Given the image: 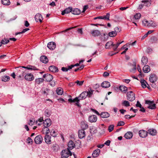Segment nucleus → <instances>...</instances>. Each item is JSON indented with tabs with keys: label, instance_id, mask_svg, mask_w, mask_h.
Segmentation results:
<instances>
[{
	"label": "nucleus",
	"instance_id": "28",
	"mask_svg": "<svg viewBox=\"0 0 158 158\" xmlns=\"http://www.w3.org/2000/svg\"><path fill=\"white\" fill-rule=\"evenodd\" d=\"M143 70L145 73H148L150 71V66L148 65H145L143 68Z\"/></svg>",
	"mask_w": 158,
	"mask_h": 158
},
{
	"label": "nucleus",
	"instance_id": "41",
	"mask_svg": "<svg viewBox=\"0 0 158 158\" xmlns=\"http://www.w3.org/2000/svg\"><path fill=\"white\" fill-rule=\"evenodd\" d=\"M133 68L130 70L131 72L134 73L136 69V66L135 63H134V64L132 65Z\"/></svg>",
	"mask_w": 158,
	"mask_h": 158
},
{
	"label": "nucleus",
	"instance_id": "10",
	"mask_svg": "<svg viewBox=\"0 0 158 158\" xmlns=\"http://www.w3.org/2000/svg\"><path fill=\"white\" fill-rule=\"evenodd\" d=\"M110 14L109 13H106V15L104 16H99L94 18V19H106L107 20H109Z\"/></svg>",
	"mask_w": 158,
	"mask_h": 158
},
{
	"label": "nucleus",
	"instance_id": "33",
	"mask_svg": "<svg viewBox=\"0 0 158 158\" xmlns=\"http://www.w3.org/2000/svg\"><path fill=\"white\" fill-rule=\"evenodd\" d=\"M120 90L124 93H126L127 90V88L124 86H120L119 87Z\"/></svg>",
	"mask_w": 158,
	"mask_h": 158
},
{
	"label": "nucleus",
	"instance_id": "24",
	"mask_svg": "<svg viewBox=\"0 0 158 158\" xmlns=\"http://www.w3.org/2000/svg\"><path fill=\"white\" fill-rule=\"evenodd\" d=\"M49 70L53 72H57L58 71L57 68L53 65L50 66L49 68Z\"/></svg>",
	"mask_w": 158,
	"mask_h": 158
},
{
	"label": "nucleus",
	"instance_id": "27",
	"mask_svg": "<svg viewBox=\"0 0 158 158\" xmlns=\"http://www.w3.org/2000/svg\"><path fill=\"white\" fill-rule=\"evenodd\" d=\"M40 61L43 63H46L48 62V59L47 57L45 56H42L40 57Z\"/></svg>",
	"mask_w": 158,
	"mask_h": 158
},
{
	"label": "nucleus",
	"instance_id": "46",
	"mask_svg": "<svg viewBox=\"0 0 158 158\" xmlns=\"http://www.w3.org/2000/svg\"><path fill=\"white\" fill-rule=\"evenodd\" d=\"M149 24L150 25H149V27H155L157 26V24L156 23L152 21H151L150 22Z\"/></svg>",
	"mask_w": 158,
	"mask_h": 158
},
{
	"label": "nucleus",
	"instance_id": "7",
	"mask_svg": "<svg viewBox=\"0 0 158 158\" xmlns=\"http://www.w3.org/2000/svg\"><path fill=\"white\" fill-rule=\"evenodd\" d=\"M52 124V122L50 118L45 119L43 123V124L44 127H50Z\"/></svg>",
	"mask_w": 158,
	"mask_h": 158
},
{
	"label": "nucleus",
	"instance_id": "3",
	"mask_svg": "<svg viewBox=\"0 0 158 158\" xmlns=\"http://www.w3.org/2000/svg\"><path fill=\"white\" fill-rule=\"evenodd\" d=\"M145 103L148 105V108L151 109H154L156 108V104L153 103V101H151L149 100H146Z\"/></svg>",
	"mask_w": 158,
	"mask_h": 158
},
{
	"label": "nucleus",
	"instance_id": "16",
	"mask_svg": "<svg viewBox=\"0 0 158 158\" xmlns=\"http://www.w3.org/2000/svg\"><path fill=\"white\" fill-rule=\"evenodd\" d=\"M22 67L24 68V69H27L28 70H38L39 69L37 68H36L35 66H33L32 65H29L27 66V67L25 66H22Z\"/></svg>",
	"mask_w": 158,
	"mask_h": 158
},
{
	"label": "nucleus",
	"instance_id": "58",
	"mask_svg": "<svg viewBox=\"0 0 158 158\" xmlns=\"http://www.w3.org/2000/svg\"><path fill=\"white\" fill-rule=\"evenodd\" d=\"M118 48V47L116 45L114 44V43H113V44L112 45V48L113 50H114V51H115L117 48Z\"/></svg>",
	"mask_w": 158,
	"mask_h": 158
},
{
	"label": "nucleus",
	"instance_id": "36",
	"mask_svg": "<svg viewBox=\"0 0 158 158\" xmlns=\"http://www.w3.org/2000/svg\"><path fill=\"white\" fill-rule=\"evenodd\" d=\"M56 93L59 95H62L63 93V89L60 87L58 88L56 90Z\"/></svg>",
	"mask_w": 158,
	"mask_h": 158
},
{
	"label": "nucleus",
	"instance_id": "64",
	"mask_svg": "<svg viewBox=\"0 0 158 158\" xmlns=\"http://www.w3.org/2000/svg\"><path fill=\"white\" fill-rule=\"evenodd\" d=\"M109 74L108 73L106 72H105L103 74V76L104 77H107L108 76H109Z\"/></svg>",
	"mask_w": 158,
	"mask_h": 158
},
{
	"label": "nucleus",
	"instance_id": "55",
	"mask_svg": "<svg viewBox=\"0 0 158 158\" xmlns=\"http://www.w3.org/2000/svg\"><path fill=\"white\" fill-rule=\"evenodd\" d=\"M35 121L34 119H33L32 120H30L29 122L28 123V124L30 125H32L34 124L35 123Z\"/></svg>",
	"mask_w": 158,
	"mask_h": 158
},
{
	"label": "nucleus",
	"instance_id": "59",
	"mask_svg": "<svg viewBox=\"0 0 158 158\" xmlns=\"http://www.w3.org/2000/svg\"><path fill=\"white\" fill-rule=\"evenodd\" d=\"M79 64H80L79 63V64L77 63L75 64H72L70 65V67L69 68L72 69V68H73V67H74V66H79Z\"/></svg>",
	"mask_w": 158,
	"mask_h": 158
},
{
	"label": "nucleus",
	"instance_id": "61",
	"mask_svg": "<svg viewBox=\"0 0 158 158\" xmlns=\"http://www.w3.org/2000/svg\"><path fill=\"white\" fill-rule=\"evenodd\" d=\"M27 141L28 143H30L31 142H33L32 140L29 137L27 139Z\"/></svg>",
	"mask_w": 158,
	"mask_h": 158
},
{
	"label": "nucleus",
	"instance_id": "38",
	"mask_svg": "<svg viewBox=\"0 0 158 158\" xmlns=\"http://www.w3.org/2000/svg\"><path fill=\"white\" fill-rule=\"evenodd\" d=\"M148 62V59L147 57L143 56L142 57L141 62L143 64H146Z\"/></svg>",
	"mask_w": 158,
	"mask_h": 158
},
{
	"label": "nucleus",
	"instance_id": "62",
	"mask_svg": "<svg viewBox=\"0 0 158 158\" xmlns=\"http://www.w3.org/2000/svg\"><path fill=\"white\" fill-rule=\"evenodd\" d=\"M130 45V44L129 43H127L126 44L124 45L123 46L122 48V49H124L126 48L127 46Z\"/></svg>",
	"mask_w": 158,
	"mask_h": 158
},
{
	"label": "nucleus",
	"instance_id": "26",
	"mask_svg": "<svg viewBox=\"0 0 158 158\" xmlns=\"http://www.w3.org/2000/svg\"><path fill=\"white\" fill-rule=\"evenodd\" d=\"M113 43V42L112 41L108 42L105 45V48L106 49H110L112 48Z\"/></svg>",
	"mask_w": 158,
	"mask_h": 158
},
{
	"label": "nucleus",
	"instance_id": "63",
	"mask_svg": "<svg viewBox=\"0 0 158 158\" xmlns=\"http://www.w3.org/2000/svg\"><path fill=\"white\" fill-rule=\"evenodd\" d=\"M50 85L52 87L54 86L55 85V82L54 81H52L50 83Z\"/></svg>",
	"mask_w": 158,
	"mask_h": 158
},
{
	"label": "nucleus",
	"instance_id": "19",
	"mask_svg": "<svg viewBox=\"0 0 158 158\" xmlns=\"http://www.w3.org/2000/svg\"><path fill=\"white\" fill-rule=\"evenodd\" d=\"M100 150L99 149H97L93 152L92 156L94 158L98 157L100 153Z\"/></svg>",
	"mask_w": 158,
	"mask_h": 158
},
{
	"label": "nucleus",
	"instance_id": "1",
	"mask_svg": "<svg viewBox=\"0 0 158 158\" xmlns=\"http://www.w3.org/2000/svg\"><path fill=\"white\" fill-rule=\"evenodd\" d=\"M61 153V158H67L72 155V152L70 151L68 149L63 150Z\"/></svg>",
	"mask_w": 158,
	"mask_h": 158
},
{
	"label": "nucleus",
	"instance_id": "53",
	"mask_svg": "<svg viewBox=\"0 0 158 158\" xmlns=\"http://www.w3.org/2000/svg\"><path fill=\"white\" fill-rule=\"evenodd\" d=\"M114 127V126L113 125H111L109 126L108 130L109 132H111L113 130Z\"/></svg>",
	"mask_w": 158,
	"mask_h": 158
},
{
	"label": "nucleus",
	"instance_id": "21",
	"mask_svg": "<svg viewBox=\"0 0 158 158\" xmlns=\"http://www.w3.org/2000/svg\"><path fill=\"white\" fill-rule=\"evenodd\" d=\"M68 148L67 149L69 150H72L74 148L75 144L73 142L72 140L70 141L68 143Z\"/></svg>",
	"mask_w": 158,
	"mask_h": 158
},
{
	"label": "nucleus",
	"instance_id": "14",
	"mask_svg": "<svg viewBox=\"0 0 158 158\" xmlns=\"http://www.w3.org/2000/svg\"><path fill=\"white\" fill-rule=\"evenodd\" d=\"M47 47L50 49L53 50L56 48V44L54 42H50L48 43Z\"/></svg>",
	"mask_w": 158,
	"mask_h": 158
},
{
	"label": "nucleus",
	"instance_id": "48",
	"mask_svg": "<svg viewBox=\"0 0 158 158\" xmlns=\"http://www.w3.org/2000/svg\"><path fill=\"white\" fill-rule=\"evenodd\" d=\"M142 2L144 3V4L143 5V6H148L150 5V3L148 1H142Z\"/></svg>",
	"mask_w": 158,
	"mask_h": 158
},
{
	"label": "nucleus",
	"instance_id": "42",
	"mask_svg": "<svg viewBox=\"0 0 158 158\" xmlns=\"http://www.w3.org/2000/svg\"><path fill=\"white\" fill-rule=\"evenodd\" d=\"M2 3L5 5H9L10 4V2L9 0H2Z\"/></svg>",
	"mask_w": 158,
	"mask_h": 158
},
{
	"label": "nucleus",
	"instance_id": "11",
	"mask_svg": "<svg viewBox=\"0 0 158 158\" xmlns=\"http://www.w3.org/2000/svg\"><path fill=\"white\" fill-rule=\"evenodd\" d=\"M35 18L36 21L37 22L39 21L40 23H41L43 20L42 15L39 13L36 14L35 16Z\"/></svg>",
	"mask_w": 158,
	"mask_h": 158
},
{
	"label": "nucleus",
	"instance_id": "44",
	"mask_svg": "<svg viewBox=\"0 0 158 158\" xmlns=\"http://www.w3.org/2000/svg\"><path fill=\"white\" fill-rule=\"evenodd\" d=\"M93 90L90 89V91L89 90V91L86 92V94H87V96H88V97L90 98L91 97L93 94Z\"/></svg>",
	"mask_w": 158,
	"mask_h": 158
},
{
	"label": "nucleus",
	"instance_id": "20",
	"mask_svg": "<svg viewBox=\"0 0 158 158\" xmlns=\"http://www.w3.org/2000/svg\"><path fill=\"white\" fill-rule=\"evenodd\" d=\"M87 96L86 94V91H84L79 96L77 97L80 100H82L85 98Z\"/></svg>",
	"mask_w": 158,
	"mask_h": 158
},
{
	"label": "nucleus",
	"instance_id": "35",
	"mask_svg": "<svg viewBox=\"0 0 158 158\" xmlns=\"http://www.w3.org/2000/svg\"><path fill=\"white\" fill-rule=\"evenodd\" d=\"M140 83L142 87L143 88H145L147 86L146 85V84L147 83L146 81L144 80H141L140 81Z\"/></svg>",
	"mask_w": 158,
	"mask_h": 158
},
{
	"label": "nucleus",
	"instance_id": "2",
	"mask_svg": "<svg viewBox=\"0 0 158 158\" xmlns=\"http://www.w3.org/2000/svg\"><path fill=\"white\" fill-rule=\"evenodd\" d=\"M127 95V99L130 102H132L135 99V94L132 91L128 92Z\"/></svg>",
	"mask_w": 158,
	"mask_h": 158
},
{
	"label": "nucleus",
	"instance_id": "49",
	"mask_svg": "<svg viewBox=\"0 0 158 158\" xmlns=\"http://www.w3.org/2000/svg\"><path fill=\"white\" fill-rule=\"evenodd\" d=\"M9 42V40H7L6 39H4L2 40V41L1 43H2V44H5Z\"/></svg>",
	"mask_w": 158,
	"mask_h": 158
},
{
	"label": "nucleus",
	"instance_id": "51",
	"mask_svg": "<svg viewBox=\"0 0 158 158\" xmlns=\"http://www.w3.org/2000/svg\"><path fill=\"white\" fill-rule=\"evenodd\" d=\"M141 14L139 13L136 14L134 16V18L135 19H138L141 17Z\"/></svg>",
	"mask_w": 158,
	"mask_h": 158
},
{
	"label": "nucleus",
	"instance_id": "9",
	"mask_svg": "<svg viewBox=\"0 0 158 158\" xmlns=\"http://www.w3.org/2000/svg\"><path fill=\"white\" fill-rule=\"evenodd\" d=\"M78 135L80 139H82L85 136V133L84 129H82L78 131Z\"/></svg>",
	"mask_w": 158,
	"mask_h": 158
},
{
	"label": "nucleus",
	"instance_id": "34",
	"mask_svg": "<svg viewBox=\"0 0 158 158\" xmlns=\"http://www.w3.org/2000/svg\"><path fill=\"white\" fill-rule=\"evenodd\" d=\"M102 118H108L110 116L109 114L106 112H102L100 114Z\"/></svg>",
	"mask_w": 158,
	"mask_h": 158
},
{
	"label": "nucleus",
	"instance_id": "39",
	"mask_svg": "<svg viewBox=\"0 0 158 158\" xmlns=\"http://www.w3.org/2000/svg\"><path fill=\"white\" fill-rule=\"evenodd\" d=\"M44 81L43 78H38L35 79V83L37 84H40L41 83L43 82Z\"/></svg>",
	"mask_w": 158,
	"mask_h": 158
},
{
	"label": "nucleus",
	"instance_id": "37",
	"mask_svg": "<svg viewBox=\"0 0 158 158\" xmlns=\"http://www.w3.org/2000/svg\"><path fill=\"white\" fill-rule=\"evenodd\" d=\"M10 79V77L8 76H4L2 77V80L4 82L8 81Z\"/></svg>",
	"mask_w": 158,
	"mask_h": 158
},
{
	"label": "nucleus",
	"instance_id": "15",
	"mask_svg": "<svg viewBox=\"0 0 158 158\" xmlns=\"http://www.w3.org/2000/svg\"><path fill=\"white\" fill-rule=\"evenodd\" d=\"M157 78L156 76L154 74H151L150 75L149 77V80L152 83H154L157 81Z\"/></svg>",
	"mask_w": 158,
	"mask_h": 158
},
{
	"label": "nucleus",
	"instance_id": "32",
	"mask_svg": "<svg viewBox=\"0 0 158 158\" xmlns=\"http://www.w3.org/2000/svg\"><path fill=\"white\" fill-rule=\"evenodd\" d=\"M50 135L53 137H56L58 135V131L52 129L51 131Z\"/></svg>",
	"mask_w": 158,
	"mask_h": 158
},
{
	"label": "nucleus",
	"instance_id": "4",
	"mask_svg": "<svg viewBox=\"0 0 158 158\" xmlns=\"http://www.w3.org/2000/svg\"><path fill=\"white\" fill-rule=\"evenodd\" d=\"M80 99L77 97H76L75 98L72 99V98H69L68 99V101L70 102H76L75 104L77 106L80 107V105L79 103V102L80 101Z\"/></svg>",
	"mask_w": 158,
	"mask_h": 158
},
{
	"label": "nucleus",
	"instance_id": "5",
	"mask_svg": "<svg viewBox=\"0 0 158 158\" xmlns=\"http://www.w3.org/2000/svg\"><path fill=\"white\" fill-rule=\"evenodd\" d=\"M43 140V139L42 136L40 135H39L35 138L34 141L36 144H40L42 143Z\"/></svg>",
	"mask_w": 158,
	"mask_h": 158
},
{
	"label": "nucleus",
	"instance_id": "8",
	"mask_svg": "<svg viewBox=\"0 0 158 158\" xmlns=\"http://www.w3.org/2000/svg\"><path fill=\"white\" fill-rule=\"evenodd\" d=\"M43 77L45 79V81L48 82H50L53 79L52 76L48 73L44 74L43 76Z\"/></svg>",
	"mask_w": 158,
	"mask_h": 158
},
{
	"label": "nucleus",
	"instance_id": "12",
	"mask_svg": "<svg viewBox=\"0 0 158 158\" xmlns=\"http://www.w3.org/2000/svg\"><path fill=\"white\" fill-rule=\"evenodd\" d=\"M97 120V117L95 115H92L89 117V121L91 123H95L96 122Z\"/></svg>",
	"mask_w": 158,
	"mask_h": 158
},
{
	"label": "nucleus",
	"instance_id": "60",
	"mask_svg": "<svg viewBox=\"0 0 158 158\" xmlns=\"http://www.w3.org/2000/svg\"><path fill=\"white\" fill-rule=\"evenodd\" d=\"M136 106V107H139L140 108H141L142 105L138 101L137 102Z\"/></svg>",
	"mask_w": 158,
	"mask_h": 158
},
{
	"label": "nucleus",
	"instance_id": "30",
	"mask_svg": "<svg viewBox=\"0 0 158 158\" xmlns=\"http://www.w3.org/2000/svg\"><path fill=\"white\" fill-rule=\"evenodd\" d=\"M72 13L74 15H79L81 13V10L78 8H75L72 10Z\"/></svg>",
	"mask_w": 158,
	"mask_h": 158
},
{
	"label": "nucleus",
	"instance_id": "6",
	"mask_svg": "<svg viewBox=\"0 0 158 158\" xmlns=\"http://www.w3.org/2000/svg\"><path fill=\"white\" fill-rule=\"evenodd\" d=\"M25 80L28 81H32L34 79L33 75L31 73H27L24 77Z\"/></svg>",
	"mask_w": 158,
	"mask_h": 158
},
{
	"label": "nucleus",
	"instance_id": "17",
	"mask_svg": "<svg viewBox=\"0 0 158 158\" xmlns=\"http://www.w3.org/2000/svg\"><path fill=\"white\" fill-rule=\"evenodd\" d=\"M91 33L93 36H98L101 35L100 32L98 30H93L91 32Z\"/></svg>",
	"mask_w": 158,
	"mask_h": 158
},
{
	"label": "nucleus",
	"instance_id": "29",
	"mask_svg": "<svg viewBox=\"0 0 158 158\" xmlns=\"http://www.w3.org/2000/svg\"><path fill=\"white\" fill-rule=\"evenodd\" d=\"M148 133H149L150 135H156L157 133L156 131L153 129H150L148 130Z\"/></svg>",
	"mask_w": 158,
	"mask_h": 158
},
{
	"label": "nucleus",
	"instance_id": "43",
	"mask_svg": "<svg viewBox=\"0 0 158 158\" xmlns=\"http://www.w3.org/2000/svg\"><path fill=\"white\" fill-rule=\"evenodd\" d=\"M122 104L125 106L127 107L130 106V103L126 100L123 101L122 102Z\"/></svg>",
	"mask_w": 158,
	"mask_h": 158
},
{
	"label": "nucleus",
	"instance_id": "13",
	"mask_svg": "<svg viewBox=\"0 0 158 158\" xmlns=\"http://www.w3.org/2000/svg\"><path fill=\"white\" fill-rule=\"evenodd\" d=\"M148 133L146 131L141 130L139 131V136L141 137H145L147 135Z\"/></svg>",
	"mask_w": 158,
	"mask_h": 158
},
{
	"label": "nucleus",
	"instance_id": "45",
	"mask_svg": "<svg viewBox=\"0 0 158 158\" xmlns=\"http://www.w3.org/2000/svg\"><path fill=\"white\" fill-rule=\"evenodd\" d=\"M70 67V66H68V67H63L61 68V70L65 72H66L68 71V70H69L70 69H70L69 68Z\"/></svg>",
	"mask_w": 158,
	"mask_h": 158
},
{
	"label": "nucleus",
	"instance_id": "57",
	"mask_svg": "<svg viewBox=\"0 0 158 158\" xmlns=\"http://www.w3.org/2000/svg\"><path fill=\"white\" fill-rule=\"evenodd\" d=\"M43 121L44 122V119H43V117H41L40 118H39L38 119V120H37L36 121V123L37 124V123H38V122H39L40 123H41Z\"/></svg>",
	"mask_w": 158,
	"mask_h": 158
},
{
	"label": "nucleus",
	"instance_id": "54",
	"mask_svg": "<svg viewBox=\"0 0 158 158\" xmlns=\"http://www.w3.org/2000/svg\"><path fill=\"white\" fill-rule=\"evenodd\" d=\"M29 30V29L28 28H26L24 29L23 30V31L22 32H19V33H16L15 34H16V35H17L19 34L24 33L25 32Z\"/></svg>",
	"mask_w": 158,
	"mask_h": 158
},
{
	"label": "nucleus",
	"instance_id": "23",
	"mask_svg": "<svg viewBox=\"0 0 158 158\" xmlns=\"http://www.w3.org/2000/svg\"><path fill=\"white\" fill-rule=\"evenodd\" d=\"M101 85L102 87L104 88H108L110 86V83L107 81H104L102 83Z\"/></svg>",
	"mask_w": 158,
	"mask_h": 158
},
{
	"label": "nucleus",
	"instance_id": "40",
	"mask_svg": "<svg viewBox=\"0 0 158 158\" xmlns=\"http://www.w3.org/2000/svg\"><path fill=\"white\" fill-rule=\"evenodd\" d=\"M149 23L150 22H149L146 19H144L143 21V25L144 26L149 27V25H150Z\"/></svg>",
	"mask_w": 158,
	"mask_h": 158
},
{
	"label": "nucleus",
	"instance_id": "47",
	"mask_svg": "<svg viewBox=\"0 0 158 158\" xmlns=\"http://www.w3.org/2000/svg\"><path fill=\"white\" fill-rule=\"evenodd\" d=\"M117 35L116 32L114 31H112L110 32L109 33V35L111 37H113Z\"/></svg>",
	"mask_w": 158,
	"mask_h": 158
},
{
	"label": "nucleus",
	"instance_id": "18",
	"mask_svg": "<svg viewBox=\"0 0 158 158\" xmlns=\"http://www.w3.org/2000/svg\"><path fill=\"white\" fill-rule=\"evenodd\" d=\"M44 139L46 143L50 144L51 143V137L49 135H46L44 137Z\"/></svg>",
	"mask_w": 158,
	"mask_h": 158
},
{
	"label": "nucleus",
	"instance_id": "31",
	"mask_svg": "<svg viewBox=\"0 0 158 158\" xmlns=\"http://www.w3.org/2000/svg\"><path fill=\"white\" fill-rule=\"evenodd\" d=\"M48 127H44L42 131L43 134L47 135L50 132V130Z\"/></svg>",
	"mask_w": 158,
	"mask_h": 158
},
{
	"label": "nucleus",
	"instance_id": "25",
	"mask_svg": "<svg viewBox=\"0 0 158 158\" xmlns=\"http://www.w3.org/2000/svg\"><path fill=\"white\" fill-rule=\"evenodd\" d=\"M133 135L132 132H128L125 134L124 137L126 139H130L132 138Z\"/></svg>",
	"mask_w": 158,
	"mask_h": 158
},
{
	"label": "nucleus",
	"instance_id": "52",
	"mask_svg": "<svg viewBox=\"0 0 158 158\" xmlns=\"http://www.w3.org/2000/svg\"><path fill=\"white\" fill-rule=\"evenodd\" d=\"M44 114L47 117H49L50 115V112L48 110H46L45 111Z\"/></svg>",
	"mask_w": 158,
	"mask_h": 158
},
{
	"label": "nucleus",
	"instance_id": "22",
	"mask_svg": "<svg viewBox=\"0 0 158 158\" xmlns=\"http://www.w3.org/2000/svg\"><path fill=\"white\" fill-rule=\"evenodd\" d=\"M72 8L71 7H69L66 8L62 12V15H64L65 14H68L70 12H72Z\"/></svg>",
	"mask_w": 158,
	"mask_h": 158
},
{
	"label": "nucleus",
	"instance_id": "50",
	"mask_svg": "<svg viewBox=\"0 0 158 158\" xmlns=\"http://www.w3.org/2000/svg\"><path fill=\"white\" fill-rule=\"evenodd\" d=\"M84 81H79L77 80L75 82V83H76L77 84V85L79 86H81L83 85V84L84 83Z\"/></svg>",
	"mask_w": 158,
	"mask_h": 158
},
{
	"label": "nucleus",
	"instance_id": "56",
	"mask_svg": "<svg viewBox=\"0 0 158 158\" xmlns=\"http://www.w3.org/2000/svg\"><path fill=\"white\" fill-rule=\"evenodd\" d=\"M125 124L124 122L123 121H120L118 122L117 126H122Z\"/></svg>",
	"mask_w": 158,
	"mask_h": 158
}]
</instances>
